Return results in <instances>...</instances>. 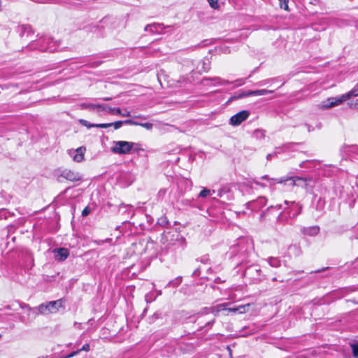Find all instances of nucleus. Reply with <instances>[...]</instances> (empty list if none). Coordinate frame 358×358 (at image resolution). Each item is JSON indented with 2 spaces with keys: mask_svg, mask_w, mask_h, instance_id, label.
<instances>
[{
  "mask_svg": "<svg viewBox=\"0 0 358 358\" xmlns=\"http://www.w3.org/2000/svg\"><path fill=\"white\" fill-rule=\"evenodd\" d=\"M358 96V83L348 92L338 96V97H331L327 99L323 103V108H329L335 106H338L347 99H350L352 96Z\"/></svg>",
  "mask_w": 358,
  "mask_h": 358,
  "instance_id": "1",
  "label": "nucleus"
},
{
  "mask_svg": "<svg viewBox=\"0 0 358 358\" xmlns=\"http://www.w3.org/2000/svg\"><path fill=\"white\" fill-rule=\"evenodd\" d=\"M62 305L61 299L57 301H50L48 303H42L35 309L38 310V313L42 315H48L55 313L58 311L59 308Z\"/></svg>",
  "mask_w": 358,
  "mask_h": 358,
  "instance_id": "2",
  "label": "nucleus"
},
{
  "mask_svg": "<svg viewBox=\"0 0 358 358\" xmlns=\"http://www.w3.org/2000/svg\"><path fill=\"white\" fill-rule=\"evenodd\" d=\"M114 144V146L112 148V151L114 153L120 155L128 154L134 145V143L124 141H115Z\"/></svg>",
  "mask_w": 358,
  "mask_h": 358,
  "instance_id": "3",
  "label": "nucleus"
},
{
  "mask_svg": "<svg viewBox=\"0 0 358 358\" xmlns=\"http://www.w3.org/2000/svg\"><path fill=\"white\" fill-rule=\"evenodd\" d=\"M250 113L248 110H241L230 118V124L233 126L241 124L249 117Z\"/></svg>",
  "mask_w": 358,
  "mask_h": 358,
  "instance_id": "4",
  "label": "nucleus"
},
{
  "mask_svg": "<svg viewBox=\"0 0 358 358\" xmlns=\"http://www.w3.org/2000/svg\"><path fill=\"white\" fill-rule=\"evenodd\" d=\"M85 151V147L81 146L76 150H69L68 152L69 155L73 158L74 162H81L84 160Z\"/></svg>",
  "mask_w": 358,
  "mask_h": 358,
  "instance_id": "5",
  "label": "nucleus"
},
{
  "mask_svg": "<svg viewBox=\"0 0 358 358\" xmlns=\"http://www.w3.org/2000/svg\"><path fill=\"white\" fill-rule=\"evenodd\" d=\"M60 177L72 182L78 181L81 179V176L78 172L68 169L64 170L62 172Z\"/></svg>",
  "mask_w": 358,
  "mask_h": 358,
  "instance_id": "6",
  "label": "nucleus"
},
{
  "mask_svg": "<svg viewBox=\"0 0 358 358\" xmlns=\"http://www.w3.org/2000/svg\"><path fill=\"white\" fill-rule=\"evenodd\" d=\"M266 199L264 196L259 197L256 201H250L247 203L248 208L252 210H257L266 203Z\"/></svg>",
  "mask_w": 358,
  "mask_h": 358,
  "instance_id": "7",
  "label": "nucleus"
},
{
  "mask_svg": "<svg viewBox=\"0 0 358 358\" xmlns=\"http://www.w3.org/2000/svg\"><path fill=\"white\" fill-rule=\"evenodd\" d=\"M287 178L288 180H292V185L301 186L304 188H306L308 182L312 180L310 178L290 177Z\"/></svg>",
  "mask_w": 358,
  "mask_h": 358,
  "instance_id": "8",
  "label": "nucleus"
},
{
  "mask_svg": "<svg viewBox=\"0 0 358 358\" xmlns=\"http://www.w3.org/2000/svg\"><path fill=\"white\" fill-rule=\"evenodd\" d=\"M55 258L58 261L65 260L69 255V250L64 248H56L53 250Z\"/></svg>",
  "mask_w": 358,
  "mask_h": 358,
  "instance_id": "9",
  "label": "nucleus"
},
{
  "mask_svg": "<svg viewBox=\"0 0 358 358\" xmlns=\"http://www.w3.org/2000/svg\"><path fill=\"white\" fill-rule=\"evenodd\" d=\"M229 305H230V303H220L215 306H213L209 308H206V313H211L215 316H217L220 312L227 310V306H228Z\"/></svg>",
  "mask_w": 358,
  "mask_h": 358,
  "instance_id": "10",
  "label": "nucleus"
},
{
  "mask_svg": "<svg viewBox=\"0 0 358 358\" xmlns=\"http://www.w3.org/2000/svg\"><path fill=\"white\" fill-rule=\"evenodd\" d=\"M250 306V303H248L245 305H241L237 307H233V308L229 307V306H227L226 311H227L229 313H234V314H236V313L243 314L248 311V309Z\"/></svg>",
  "mask_w": 358,
  "mask_h": 358,
  "instance_id": "11",
  "label": "nucleus"
},
{
  "mask_svg": "<svg viewBox=\"0 0 358 358\" xmlns=\"http://www.w3.org/2000/svg\"><path fill=\"white\" fill-rule=\"evenodd\" d=\"M163 28V24L159 23H153L146 25L144 30L145 31H149L152 34H160L161 30H162Z\"/></svg>",
  "mask_w": 358,
  "mask_h": 358,
  "instance_id": "12",
  "label": "nucleus"
},
{
  "mask_svg": "<svg viewBox=\"0 0 358 358\" xmlns=\"http://www.w3.org/2000/svg\"><path fill=\"white\" fill-rule=\"evenodd\" d=\"M79 108L82 110L88 109L90 111L95 110L96 108H101V110H105L106 108V106L101 104H94L90 103H82L79 105Z\"/></svg>",
  "mask_w": 358,
  "mask_h": 358,
  "instance_id": "13",
  "label": "nucleus"
},
{
  "mask_svg": "<svg viewBox=\"0 0 358 358\" xmlns=\"http://www.w3.org/2000/svg\"><path fill=\"white\" fill-rule=\"evenodd\" d=\"M320 231V227L317 226H313L309 227H304L301 229V232L304 235H307L309 236H315Z\"/></svg>",
  "mask_w": 358,
  "mask_h": 358,
  "instance_id": "14",
  "label": "nucleus"
},
{
  "mask_svg": "<svg viewBox=\"0 0 358 358\" xmlns=\"http://www.w3.org/2000/svg\"><path fill=\"white\" fill-rule=\"evenodd\" d=\"M125 122L127 124L141 126L148 130H150L153 127V124L149 122L141 123L131 120H126Z\"/></svg>",
  "mask_w": 358,
  "mask_h": 358,
  "instance_id": "15",
  "label": "nucleus"
},
{
  "mask_svg": "<svg viewBox=\"0 0 358 358\" xmlns=\"http://www.w3.org/2000/svg\"><path fill=\"white\" fill-rule=\"evenodd\" d=\"M273 90H248V94H250V96H263L268 94H272L273 93Z\"/></svg>",
  "mask_w": 358,
  "mask_h": 358,
  "instance_id": "16",
  "label": "nucleus"
},
{
  "mask_svg": "<svg viewBox=\"0 0 358 358\" xmlns=\"http://www.w3.org/2000/svg\"><path fill=\"white\" fill-rule=\"evenodd\" d=\"M261 178L263 179V180H268L269 182H270V185H273L274 183H283V182H285L288 180V178H276V179L269 178L268 177V176H264Z\"/></svg>",
  "mask_w": 358,
  "mask_h": 358,
  "instance_id": "17",
  "label": "nucleus"
},
{
  "mask_svg": "<svg viewBox=\"0 0 358 358\" xmlns=\"http://www.w3.org/2000/svg\"><path fill=\"white\" fill-rule=\"evenodd\" d=\"M208 80L214 81V82H215V84L220 85H223L229 84V81L225 80H222V79H221L219 77H215V78H204L203 79V81H208Z\"/></svg>",
  "mask_w": 358,
  "mask_h": 358,
  "instance_id": "18",
  "label": "nucleus"
},
{
  "mask_svg": "<svg viewBox=\"0 0 358 358\" xmlns=\"http://www.w3.org/2000/svg\"><path fill=\"white\" fill-rule=\"evenodd\" d=\"M250 94H248V91L247 92H244V91H239V92H236L234 94V96L233 97H231V99H241V98H243V97H246V96H249Z\"/></svg>",
  "mask_w": 358,
  "mask_h": 358,
  "instance_id": "19",
  "label": "nucleus"
},
{
  "mask_svg": "<svg viewBox=\"0 0 358 358\" xmlns=\"http://www.w3.org/2000/svg\"><path fill=\"white\" fill-rule=\"evenodd\" d=\"M268 263L272 267H278L280 266V261L274 257H269L268 259Z\"/></svg>",
  "mask_w": 358,
  "mask_h": 358,
  "instance_id": "20",
  "label": "nucleus"
},
{
  "mask_svg": "<svg viewBox=\"0 0 358 358\" xmlns=\"http://www.w3.org/2000/svg\"><path fill=\"white\" fill-rule=\"evenodd\" d=\"M350 347L352 348L354 357L355 358H358V342L351 343Z\"/></svg>",
  "mask_w": 358,
  "mask_h": 358,
  "instance_id": "21",
  "label": "nucleus"
},
{
  "mask_svg": "<svg viewBox=\"0 0 358 358\" xmlns=\"http://www.w3.org/2000/svg\"><path fill=\"white\" fill-rule=\"evenodd\" d=\"M211 194V191L206 187H204L199 193V196L205 198L209 196Z\"/></svg>",
  "mask_w": 358,
  "mask_h": 358,
  "instance_id": "22",
  "label": "nucleus"
},
{
  "mask_svg": "<svg viewBox=\"0 0 358 358\" xmlns=\"http://www.w3.org/2000/svg\"><path fill=\"white\" fill-rule=\"evenodd\" d=\"M210 7L214 9L219 8L220 6L218 3V0H207Z\"/></svg>",
  "mask_w": 358,
  "mask_h": 358,
  "instance_id": "23",
  "label": "nucleus"
},
{
  "mask_svg": "<svg viewBox=\"0 0 358 358\" xmlns=\"http://www.w3.org/2000/svg\"><path fill=\"white\" fill-rule=\"evenodd\" d=\"M40 50L41 51L47 50V51H49V52H53V51L56 50V48L55 47V45H52L50 44L47 47H43V46L41 47Z\"/></svg>",
  "mask_w": 358,
  "mask_h": 358,
  "instance_id": "24",
  "label": "nucleus"
},
{
  "mask_svg": "<svg viewBox=\"0 0 358 358\" xmlns=\"http://www.w3.org/2000/svg\"><path fill=\"white\" fill-rule=\"evenodd\" d=\"M280 7L285 10H288L289 0H279Z\"/></svg>",
  "mask_w": 358,
  "mask_h": 358,
  "instance_id": "25",
  "label": "nucleus"
},
{
  "mask_svg": "<svg viewBox=\"0 0 358 358\" xmlns=\"http://www.w3.org/2000/svg\"><path fill=\"white\" fill-rule=\"evenodd\" d=\"M125 122H126V120H124V121H117V122H112L111 124H112V126L114 127L115 129H120L122 126L123 124H127Z\"/></svg>",
  "mask_w": 358,
  "mask_h": 358,
  "instance_id": "26",
  "label": "nucleus"
},
{
  "mask_svg": "<svg viewBox=\"0 0 358 358\" xmlns=\"http://www.w3.org/2000/svg\"><path fill=\"white\" fill-rule=\"evenodd\" d=\"M79 122H80L82 125L85 126V127H87V128L94 127V124H90V123H89L87 120H83V119H80V120H79Z\"/></svg>",
  "mask_w": 358,
  "mask_h": 358,
  "instance_id": "27",
  "label": "nucleus"
},
{
  "mask_svg": "<svg viewBox=\"0 0 358 358\" xmlns=\"http://www.w3.org/2000/svg\"><path fill=\"white\" fill-rule=\"evenodd\" d=\"M254 134L255 135V136L257 138H264V136H265V134H264V131L262 130V129H256L255 131H254Z\"/></svg>",
  "mask_w": 358,
  "mask_h": 358,
  "instance_id": "28",
  "label": "nucleus"
},
{
  "mask_svg": "<svg viewBox=\"0 0 358 358\" xmlns=\"http://www.w3.org/2000/svg\"><path fill=\"white\" fill-rule=\"evenodd\" d=\"M110 127H112V124L110 123H102V124H95L94 127L96 128H108Z\"/></svg>",
  "mask_w": 358,
  "mask_h": 358,
  "instance_id": "29",
  "label": "nucleus"
},
{
  "mask_svg": "<svg viewBox=\"0 0 358 358\" xmlns=\"http://www.w3.org/2000/svg\"><path fill=\"white\" fill-rule=\"evenodd\" d=\"M116 114L120 115L123 117H130L131 116V113L129 111H126L125 113H122L121 110L119 108H117L116 109Z\"/></svg>",
  "mask_w": 358,
  "mask_h": 358,
  "instance_id": "30",
  "label": "nucleus"
},
{
  "mask_svg": "<svg viewBox=\"0 0 358 358\" xmlns=\"http://www.w3.org/2000/svg\"><path fill=\"white\" fill-rule=\"evenodd\" d=\"M103 106L106 107V108L104 110H106L107 112H108L110 114H115V113L116 114L117 108H113L106 105H103Z\"/></svg>",
  "mask_w": 358,
  "mask_h": 358,
  "instance_id": "31",
  "label": "nucleus"
},
{
  "mask_svg": "<svg viewBox=\"0 0 358 358\" xmlns=\"http://www.w3.org/2000/svg\"><path fill=\"white\" fill-rule=\"evenodd\" d=\"M91 210L89 207H85L83 210L82 211V215L83 217H85L87 215H88L90 213Z\"/></svg>",
  "mask_w": 358,
  "mask_h": 358,
  "instance_id": "32",
  "label": "nucleus"
},
{
  "mask_svg": "<svg viewBox=\"0 0 358 358\" xmlns=\"http://www.w3.org/2000/svg\"><path fill=\"white\" fill-rule=\"evenodd\" d=\"M271 80H262L259 83H257V85L259 86H263V85H268L270 82H271Z\"/></svg>",
  "mask_w": 358,
  "mask_h": 358,
  "instance_id": "33",
  "label": "nucleus"
},
{
  "mask_svg": "<svg viewBox=\"0 0 358 358\" xmlns=\"http://www.w3.org/2000/svg\"><path fill=\"white\" fill-rule=\"evenodd\" d=\"M350 106L351 108L358 110V100H357L355 103H350Z\"/></svg>",
  "mask_w": 358,
  "mask_h": 358,
  "instance_id": "34",
  "label": "nucleus"
},
{
  "mask_svg": "<svg viewBox=\"0 0 358 358\" xmlns=\"http://www.w3.org/2000/svg\"><path fill=\"white\" fill-rule=\"evenodd\" d=\"M81 350H83V351H89L90 350V345L89 344H85L82 348L80 350H79L78 351H81Z\"/></svg>",
  "mask_w": 358,
  "mask_h": 358,
  "instance_id": "35",
  "label": "nucleus"
},
{
  "mask_svg": "<svg viewBox=\"0 0 358 358\" xmlns=\"http://www.w3.org/2000/svg\"><path fill=\"white\" fill-rule=\"evenodd\" d=\"M274 155H275V153H273V154H268V155H267V156H266V159H267L268 160H270V159H271V158H272Z\"/></svg>",
  "mask_w": 358,
  "mask_h": 358,
  "instance_id": "36",
  "label": "nucleus"
},
{
  "mask_svg": "<svg viewBox=\"0 0 358 358\" xmlns=\"http://www.w3.org/2000/svg\"><path fill=\"white\" fill-rule=\"evenodd\" d=\"M78 352H79V351L78 350V351H75V352H71V353L68 356V357H73V356L76 355L78 353Z\"/></svg>",
  "mask_w": 358,
  "mask_h": 358,
  "instance_id": "37",
  "label": "nucleus"
},
{
  "mask_svg": "<svg viewBox=\"0 0 358 358\" xmlns=\"http://www.w3.org/2000/svg\"><path fill=\"white\" fill-rule=\"evenodd\" d=\"M222 192H223V189L219 190L218 192H217V196L219 197H222Z\"/></svg>",
  "mask_w": 358,
  "mask_h": 358,
  "instance_id": "38",
  "label": "nucleus"
},
{
  "mask_svg": "<svg viewBox=\"0 0 358 358\" xmlns=\"http://www.w3.org/2000/svg\"><path fill=\"white\" fill-rule=\"evenodd\" d=\"M213 322H214V320H210V321H209V322H208V325L211 326V325L213 324Z\"/></svg>",
  "mask_w": 358,
  "mask_h": 358,
  "instance_id": "39",
  "label": "nucleus"
},
{
  "mask_svg": "<svg viewBox=\"0 0 358 358\" xmlns=\"http://www.w3.org/2000/svg\"><path fill=\"white\" fill-rule=\"evenodd\" d=\"M103 101H110V100H111V98H110V97H105V98H103Z\"/></svg>",
  "mask_w": 358,
  "mask_h": 358,
  "instance_id": "40",
  "label": "nucleus"
},
{
  "mask_svg": "<svg viewBox=\"0 0 358 358\" xmlns=\"http://www.w3.org/2000/svg\"><path fill=\"white\" fill-rule=\"evenodd\" d=\"M255 183L258 185H260L261 187H265V185L264 184H261L260 182H255Z\"/></svg>",
  "mask_w": 358,
  "mask_h": 358,
  "instance_id": "41",
  "label": "nucleus"
},
{
  "mask_svg": "<svg viewBox=\"0 0 358 358\" xmlns=\"http://www.w3.org/2000/svg\"><path fill=\"white\" fill-rule=\"evenodd\" d=\"M38 358H44V357H38Z\"/></svg>",
  "mask_w": 358,
  "mask_h": 358,
  "instance_id": "42",
  "label": "nucleus"
}]
</instances>
